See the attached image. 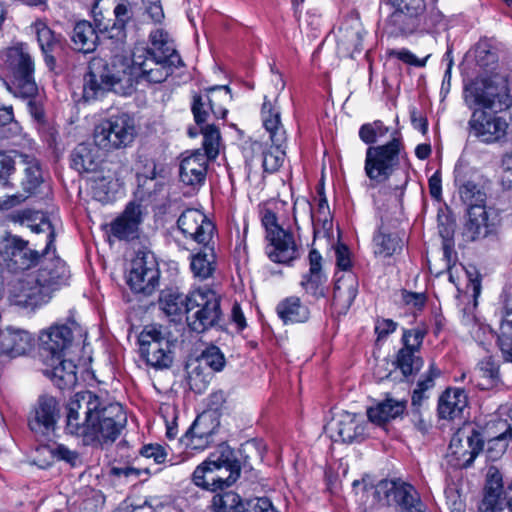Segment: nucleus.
I'll list each match as a JSON object with an SVG mask.
<instances>
[{
  "instance_id": "nucleus-1",
  "label": "nucleus",
  "mask_w": 512,
  "mask_h": 512,
  "mask_svg": "<svg viewBox=\"0 0 512 512\" xmlns=\"http://www.w3.org/2000/svg\"><path fill=\"white\" fill-rule=\"evenodd\" d=\"M126 423L121 404L105 403L93 392L82 391L68 405L65 431L81 439L85 446L104 448L117 440Z\"/></svg>"
},
{
  "instance_id": "nucleus-2",
  "label": "nucleus",
  "mask_w": 512,
  "mask_h": 512,
  "mask_svg": "<svg viewBox=\"0 0 512 512\" xmlns=\"http://www.w3.org/2000/svg\"><path fill=\"white\" fill-rule=\"evenodd\" d=\"M12 220L21 224H27L35 233H47V242L45 249L40 254V267L33 278L39 287L48 292V301L53 291L66 285L70 277V272L66 263L55 256V230L51 222L42 214L34 213L30 210L17 211L12 214Z\"/></svg>"
},
{
  "instance_id": "nucleus-3",
  "label": "nucleus",
  "mask_w": 512,
  "mask_h": 512,
  "mask_svg": "<svg viewBox=\"0 0 512 512\" xmlns=\"http://www.w3.org/2000/svg\"><path fill=\"white\" fill-rule=\"evenodd\" d=\"M134 69L124 56H114L110 63L102 58H93L83 78V98L96 100L106 92L130 95L134 91Z\"/></svg>"
},
{
  "instance_id": "nucleus-4",
  "label": "nucleus",
  "mask_w": 512,
  "mask_h": 512,
  "mask_svg": "<svg viewBox=\"0 0 512 512\" xmlns=\"http://www.w3.org/2000/svg\"><path fill=\"white\" fill-rule=\"evenodd\" d=\"M2 69L6 87L14 96L35 93L34 61L26 45L19 43L7 48L3 54Z\"/></svg>"
},
{
  "instance_id": "nucleus-5",
  "label": "nucleus",
  "mask_w": 512,
  "mask_h": 512,
  "mask_svg": "<svg viewBox=\"0 0 512 512\" xmlns=\"http://www.w3.org/2000/svg\"><path fill=\"white\" fill-rule=\"evenodd\" d=\"M404 153V144L398 132L383 145L369 146L366 150L364 171L369 182L368 188L385 183L398 169Z\"/></svg>"
},
{
  "instance_id": "nucleus-6",
  "label": "nucleus",
  "mask_w": 512,
  "mask_h": 512,
  "mask_svg": "<svg viewBox=\"0 0 512 512\" xmlns=\"http://www.w3.org/2000/svg\"><path fill=\"white\" fill-rule=\"evenodd\" d=\"M464 99L470 108L479 106L497 112L508 109L512 103V94L507 79L493 75L477 77L466 84Z\"/></svg>"
},
{
  "instance_id": "nucleus-7",
  "label": "nucleus",
  "mask_w": 512,
  "mask_h": 512,
  "mask_svg": "<svg viewBox=\"0 0 512 512\" xmlns=\"http://www.w3.org/2000/svg\"><path fill=\"white\" fill-rule=\"evenodd\" d=\"M166 54L160 55L145 47H136L130 60L134 69L135 83L138 77L150 83H162L172 74L174 68L183 65L179 54H173L169 49H166Z\"/></svg>"
},
{
  "instance_id": "nucleus-8",
  "label": "nucleus",
  "mask_w": 512,
  "mask_h": 512,
  "mask_svg": "<svg viewBox=\"0 0 512 512\" xmlns=\"http://www.w3.org/2000/svg\"><path fill=\"white\" fill-rule=\"evenodd\" d=\"M263 126L269 133L272 147L263 151L264 172L274 173L283 165L286 156L287 133L281 122V112L265 96L261 108Z\"/></svg>"
},
{
  "instance_id": "nucleus-9",
  "label": "nucleus",
  "mask_w": 512,
  "mask_h": 512,
  "mask_svg": "<svg viewBox=\"0 0 512 512\" xmlns=\"http://www.w3.org/2000/svg\"><path fill=\"white\" fill-rule=\"evenodd\" d=\"M190 313L186 316L189 328L203 333L222 321L220 297L211 289H198L191 292Z\"/></svg>"
},
{
  "instance_id": "nucleus-10",
  "label": "nucleus",
  "mask_w": 512,
  "mask_h": 512,
  "mask_svg": "<svg viewBox=\"0 0 512 512\" xmlns=\"http://www.w3.org/2000/svg\"><path fill=\"white\" fill-rule=\"evenodd\" d=\"M136 135L134 119L121 113L103 119L94 128L93 139L104 150H114L130 145Z\"/></svg>"
},
{
  "instance_id": "nucleus-11",
  "label": "nucleus",
  "mask_w": 512,
  "mask_h": 512,
  "mask_svg": "<svg viewBox=\"0 0 512 512\" xmlns=\"http://www.w3.org/2000/svg\"><path fill=\"white\" fill-rule=\"evenodd\" d=\"M379 502L395 505L399 512H424L425 505L417 490L401 479H384L374 487Z\"/></svg>"
},
{
  "instance_id": "nucleus-12",
  "label": "nucleus",
  "mask_w": 512,
  "mask_h": 512,
  "mask_svg": "<svg viewBox=\"0 0 512 512\" xmlns=\"http://www.w3.org/2000/svg\"><path fill=\"white\" fill-rule=\"evenodd\" d=\"M60 417L59 400L52 395L42 394L28 415V427L37 441L50 440L55 435Z\"/></svg>"
},
{
  "instance_id": "nucleus-13",
  "label": "nucleus",
  "mask_w": 512,
  "mask_h": 512,
  "mask_svg": "<svg viewBox=\"0 0 512 512\" xmlns=\"http://www.w3.org/2000/svg\"><path fill=\"white\" fill-rule=\"evenodd\" d=\"M232 95L229 86L215 85L204 89V93H195L192 97L191 111L197 125L208 121L210 114L225 119L228 113L226 105Z\"/></svg>"
},
{
  "instance_id": "nucleus-14",
  "label": "nucleus",
  "mask_w": 512,
  "mask_h": 512,
  "mask_svg": "<svg viewBox=\"0 0 512 512\" xmlns=\"http://www.w3.org/2000/svg\"><path fill=\"white\" fill-rule=\"evenodd\" d=\"M142 359L155 369H166L173 362L171 343L156 326H147L138 337Z\"/></svg>"
},
{
  "instance_id": "nucleus-15",
  "label": "nucleus",
  "mask_w": 512,
  "mask_h": 512,
  "mask_svg": "<svg viewBox=\"0 0 512 512\" xmlns=\"http://www.w3.org/2000/svg\"><path fill=\"white\" fill-rule=\"evenodd\" d=\"M40 254L31 249L26 240L18 236L11 237L0 249V268L3 273H22L39 262Z\"/></svg>"
},
{
  "instance_id": "nucleus-16",
  "label": "nucleus",
  "mask_w": 512,
  "mask_h": 512,
  "mask_svg": "<svg viewBox=\"0 0 512 512\" xmlns=\"http://www.w3.org/2000/svg\"><path fill=\"white\" fill-rule=\"evenodd\" d=\"M484 439L479 431L472 428L458 430L450 440L448 461L456 468H467L483 450Z\"/></svg>"
},
{
  "instance_id": "nucleus-17",
  "label": "nucleus",
  "mask_w": 512,
  "mask_h": 512,
  "mask_svg": "<svg viewBox=\"0 0 512 512\" xmlns=\"http://www.w3.org/2000/svg\"><path fill=\"white\" fill-rule=\"evenodd\" d=\"M72 329L66 324H54L39 334L40 354L49 364L66 357L73 345Z\"/></svg>"
},
{
  "instance_id": "nucleus-18",
  "label": "nucleus",
  "mask_w": 512,
  "mask_h": 512,
  "mask_svg": "<svg viewBox=\"0 0 512 512\" xmlns=\"http://www.w3.org/2000/svg\"><path fill=\"white\" fill-rule=\"evenodd\" d=\"M470 133L486 144L503 140L507 135V121L496 114L484 109H475L468 122Z\"/></svg>"
},
{
  "instance_id": "nucleus-19",
  "label": "nucleus",
  "mask_w": 512,
  "mask_h": 512,
  "mask_svg": "<svg viewBox=\"0 0 512 512\" xmlns=\"http://www.w3.org/2000/svg\"><path fill=\"white\" fill-rule=\"evenodd\" d=\"M7 294L11 305L31 311L48 302V292L39 287L33 276L30 275L10 281Z\"/></svg>"
},
{
  "instance_id": "nucleus-20",
  "label": "nucleus",
  "mask_w": 512,
  "mask_h": 512,
  "mask_svg": "<svg viewBox=\"0 0 512 512\" xmlns=\"http://www.w3.org/2000/svg\"><path fill=\"white\" fill-rule=\"evenodd\" d=\"M367 423L356 414L342 412L327 425L326 431L333 441L343 443H359L366 438Z\"/></svg>"
},
{
  "instance_id": "nucleus-21",
  "label": "nucleus",
  "mask_w": 512,
  "mask_h": 512,
  "mask_svg": "<svg viewBox=\"0 0 512 512\" xmlns=\"http://www.w3.org/2000/svg\"><path fill=\"white\" fill-rule=\"evenodd\" d=\"M127 282L136 293H153L159 283V270L152 255L144 254L132 260Z\"/></svg>"
},
{
  "instance_id": "nucleus-22",
  "label": "nucleus",
  "mask_w": 512,
  "mask_h": 512,
  "mask_svg": "<svg viewBox=\"0 0 512 512\" xmlns=\"http://www.w3.org/2000/svg\"><path fill=\"white\" fill-rule=\"evenodd\" d=\"M177 227L181 233L198 244L212 242L215 225L199 209L188 208L184 210L177 220Z\"/></svg>"
},
{
  "instance_id": "nucleus-23",
  "label": "nucleus",
  "mask_w": 512,
  "mask_h": 512,
  "mask_svg": "<svg viewBox=\"0 0 512 512\" xmlns=\"http://www.w3.org/2000/svg\"><path fill=\"white\" fill-rule=\"evenodd\" d=\"M509 504L510 498L503 485V476L497 467L490 466L486 474L484 497L477 512H502Z\"/></svg>"
},
{
  "instance_id": "nucleus-24",
  "label": "nucleus",
  "mask_w": 512,
  "mask_h": 512,
  "mask_svg": "<svg viewBox=\"0 0 512 512\" xmlns=\"http://www.w3.org/2000/svg\"><path fill=\"white\" fill-rule=\"evenodd\" d=\"M97 8L98 6L95 5L93 14L98 30L109 39L123 41L126 37V24L132 19L130 4L128 2L118 3L113 10L114 20L106 19L101 12H97Z\"/></svg>"
},
{
  "instance_id": "nucleus-25",
  "label": "nucleus",
  "mask_w": 512,
  "mask_h": 512,
  "mask_svg": "<svg viewBox=\"0 0 512 512\" xmlns=\"http://www.w3.org/2000/svg\"><path fill=\"white\" fill-rule=\"evenodd\" d=\"M499 225L498 215L485 206L468 209V220L465 224L464 235L470 241L483 239L494 234Z\"/></svg>"
},
{
  "instance_id": "nucleus-26",
  "label": "nucleus",
  "mask_w": 512,
  "mask_h": 512,
  "mask_svg": "<svg viewBox=\"0 0 512 512\" xmlns=\"http://www.w3.org/2000/svg\"><path fill=\"white\" fill-rule=\"evenodd\" d=\"M216 461L219 490L233 485L240 476L241 465L237 453L228 445L221 444L212 453Z\"/></svg>"
},
{
  "instance_id": "nucleus-27",
  "label": "nucleus",
  "mask_w": 512,
  "mask_h": 512,
  "mask_svg": "<svg viewBox=\"0 0 512 512\" xmlns=\"http://www.w3.org/2000/svg\"><path fill=\"white\" fill-rule=\"evenodd\" d=\"M266 240L268 241L266 254L271 261L290 264L300 257V248L291 232L283 230L276 232V234L271 233V236L267 237Z\"/></svg>"
},
{
  "instance_id": "nucleus-28",
  "label": "nucleus",
  "mask_w": 512,
  "mask_h": 512,
  "mask_svg": "<svg viewBox=\"0 0 512 512\" xmlns=\"http://www.w3.org/2000/svg\"><path fill=\"white\" fill-rule=\"evenodd\" d=\"M209 159L200 150L185 156L179 167L180 181L193 188L202 186L206 180Z\"/></svg>"
},
{
  "instance_id": "nucleus-29",
  "label": "nucleus",
  "mask_w": 512,
  "mask_h": 512,
  "mask_svg": "<svg viewBox=\"0 0 512 512\" xmlns=\"http://www.w3.org/2000/svg\"><path fill=\"white\" fill-rule=\"evenodd\" d=\"M309 271L303 275L301 286L315 299L325 297L327 277L322 271V256L316 249L309 252Z\"/></svg>"
},
{
  "instance_id": "nucleus-30",
  "label": "nucleus",
  "mask_w": 512,
  "mask_h": 512,
  "mask_svg": "<svg viewBox=\"0 0 512 512\" xmlns=\"http://www.w3.org/2000/svg\"><path fill=\"white\" fill-rule=\"evenodd\" d=\"M45 368L43 374L48 377L59 389L71 388L77 383V366L66 357H60L49 364L42 359Z\"/></svg>"
},
{
  "instance_id": "nucleus-31",
  "label": "nucleus",
  "mask_w": 512,
  "mask_h": 512,
  "mask_svg": "<svg viewBox=\"0 0 512 512\" xmlns=\"http://www.w3.org/2000/svg\"><path fill=\"white\" fill-rule=\"evenodd\" d=\"M141 222L140 205L129 203L124 212L110 225L111 234L119 240L134 239Z\"/></svg>"
},
{
  "instance_id": "nucleus-32",
  "label": "nucleus",
  "mask_w": 512,
  "mask_h": 512,
  "mask_svg": "<svg viewBox=\"0 0 512 512\" xmlns=\"http://www.w3.org/2000/svg\"><path fill=\"white\" fill-rule=\"evenodd\" d=\"M100 147L96 143H80L70 155L71 167L79 173H95L102 163Z\"/></svg>"
},
{
  "instance_id": "nucleus-33",
  "label": "nucleus",
  "mask_w": 512,
  "mask_h": 512,
  "mask_svg": "<svg viewBox=\"0 0 512 512\" xmlns=\"http://www.w3.org/2000/svg\"><path fill=\"white\" fill-rule=\"evenodd\" d=\"M35 30L39 46L44 54V60L50 70H53L56 64V56L63 49L61 35H56L44 22L37 21Z\"/></svg>"
},
{
  "instance_id": "nucleus-34",
  "label": "nucleus",
  "mask_w": 512,
  "mask_h": 512,
  "mask_svg": "<svg viewBox=\"0 0 512 512\" xmlns=\"http://www.w3.org/2000/svg\"><path fill=\"white\" fill-rule=\"evenodd\" d=\"M358 293V281L352 274L339 277L333 290L332 305L338 314H346Z\"/></svg>"
},
{
  "instance_id": "nucleus-35",
  "label": "nucleus",
  "mask_w": 512,
  "mask_h": 512,
  "mask_svg": "<svg viewBox=\"0 0 512 512\" xmlns=\"http://www.w3.org/2000/svg\"><path fill=\"white\" fill-rule=\"evenodd\" d=\"M191 293L185 295L178 288H166L161 291L158 304L168 317H181L184 313L188 315L191 308Z\"/></svg>"
},
{
  "instance_id": "nucleus-36",
  "label": "nucleus",
  "mask_w": 512,
  "mask_h": 512,
  "mask_svg": "<svg viewBox=\"0 0 512 512\" xmlns=\"http://www.w3.org/2000/svg\"><path fill=\"white\" fill-rule=\"evenodd\" d=\"M467 406V395L463 389L448 388L438 400V415L441 419L459 418Z\"/></svg>"
},
{
  "instance_id": "nucleus-37",
  "label": "nucleus",
  "mask_w": 512,
  "mask_h": 512,
  "mask_svg": "<svg viewBox=\"0 0 512 512\" xmlns=\"http://www.w3.org/2000/svg\"><path fill=\"white\" fill-rule=\"evenodd\" d=\"M32 345L31 335L21 329L7 328L0 334V353L10 357L25 354Z\"/></svg>"
},
{
  "instance_id": "nucleus-38",
  "label": "nucleus",
  "mask_w": 512,
  "mask_h": 512,
  "mask_svg": "<svg viewBox=\"0 0 512 512\" xmlns=\"http://www.w3.org/2000/svg\"><path fill=\"white\" fill-rule=\"evenodd\" d=\"M338 47L348 55L362 49L363 28L357 18L346 20L338 29Z\"/></svg>"
},
{
  "instance_id": "nucleus-39",
  "label": "nucleus",
  "mask_w": 512,
  "mask_h": 512,
  "mask_svg": "<svg viewBox=\"0 0 512 512\" xmlns=\"http://www.w3.org/2000/svg\"><path fill=\"white\" fill-rule=\"evenodd\" d=\"M422 16V13L395 8L388 17L386 26L392 35H409L419 28Z\"/></svg>"
},
{
  "instance_id": "nucleus-40",
  "label": "nucleus",
  "mask_w": 512,
  "mask_h": 512,
  "mask_svg": "<svg viewBox=\"0 0 512 512\" xmlns=\"http://www.w3.org/2000/svg\"><path fill=\"white\" fill-rule=\"evenodd\" d=\"M201 245L202 248L191 255L190 269L195 277L205 280L211 277L216 269V253L213 240Z\"/></svg>"
},
{
  "instance_id": "nucleus-41",
  "label": "nucleus",
  "mask_w": 512,
  "mask_h": 512,
  "mask_svg": "<svg viewBox=\"0 0 512 512\" xmlns=\"http://www.w3.org/2000/svg\"><path fill=\"white\" fill-rule=\"evenodd\" d=\"M94 23H96L94 21ZM99 34H102L96 24H91L88 21H79L75 24L71 40L75 50L83 53L93 52L98 44Z\"/></svg>"
},
{
  "instance_id": "nucleus-42",
  "label": "nucleus",
  "mask_w": 512,
  "mask_h": 512,
  "mask_svg": "<svg viewBox=\"0 0 512 512\" xmlns=\"http://www.w3.org/2000/svg\"><path fill=\"white\" fill-rule=\"evenodd\" d=\"M406 404L407 402L404 400L386 398L376 406L370 407L367 410V416L372 423L383 425L402 415L406 409Z\"/></svg>"
},
{
  "instance_id": "nucleus-43",
  "label": "nucleus",
  "mask_w": 512,
  "mask_h": 512,
  "mask_svg": "<svg viewBox=\"0 0 512 512\" xmlns=\"http://www.w3.org/2000/svg\"><path fill=\"white\" fill-rule=\"evenodd\" d=\"M17 165L24 170V178L22 179V187L28 194L23 197L35 194L37 188L42 184L43 178L38 161L30 155L17 153Z\"/></svg>"
},
{
  "instance_id": "nucleus-44",
  "label": "nucleus",
  "mask_w": 512,
  "mask_h": 512,
  "mask_svg": "<svg viewBox=\"0 0 512 512\" xmlns=\"http://www.w3.org/2000/svg\"><path fill=\"white\" fill-rule=\"evenodd\" d=\"M279 318L285 324L304 323L310 317L309 308L302 304L299 297L291 296L280 301L276 307Z\"/></svg>"
},
{
  "instance_id": "nucleus-45",
  "label": "nucleus",
  "mask_w": 512,
  "mask_h": 512,
  "mask_svg": "<svg viewBox=\"0 0 512 512\" xmlns=\"http://www.w3.org/2000/svg\"><path fill=\"white\" fill-rule=\"evenodd\" d=\"M403 247L402 239L395 233L389 232L381 224L373 237V251L378 257L387 258L401 252Z\"/></svg>"
},
{
  "instance_id": "nucleus-46",
  "label": "nucleus",
  "mask_w": 512,
  "mask_h": 512,
  "mask_svg": "<svg viewBox=\"0 0 512 512\" xmlns=\"http://www.w3.org/2000/svg\"><path fill=\"white\" fill-rule=\"evenodd\" d=\"M193 483L207 491L216 492L219 490L218 476L216 473V461L210 456L196 467L192 474Z\"/></svg>"
},
{
  "instance_id": "nucleus-47",
  "label": "nucleus",
  "mask_w": 512,
  "mask_h": 512,
  "mask_svg": "<svg viewBox=\"0 0 512 512\" xmlns=\"http://www.w3.org/2000/svg\"><path fill=\"white\" fill-rule=\"evenodd\" d=\"M138 171H137V194L143 198L146 195H150L151 191L146 188V184L149 181H153L158 176L157 164L154 159L147 158L140 155L138 157Z\"/></svg>"
},
{
  "instance_id": "nucleus-48",
  "label": "nucleus",
  "mask_w": 512,
  "mask_h": 512,
  "mask_svg": "<svg viewBox=\"0 0 512 512\" xmlns=\"http://www.w3.org/2000/svg\"><path fill=\"white\" fill-rule=\"evenodd\" d=\"M396 367L405 378L416 375L423 367L424 361L419 352L401 348L396 355Z\"/></svg>"
},
{
  "instance_id": "nucleus-49",
  "label": "nucleus",
  "mask_w": 512,
  "mask_h": 512,
  "mask_svg": "<svg viewBox=\"0 0 512 512\" xmlns=\"http://www.w3.org/2000/svg\"><path fill=\"white\" fill-rule=\"evenodd\" d=\"M247 500L232 491L216 494L212 500L213 512H246Z\"/></svg>"
},
{
  "instance_id": "nucleus-50",
  "label": "nucleus",
  "mask_w": 512,
  "mask_h": 512,
  "mask_svg": "<svg viewBox=\"0 0 512 512\" xmlns=\"http://www.w3.org/2000/svg\"><path fill=\"white\" fill-rule=\"evenodd\" d=\"M477 371L482 379L477 384L481 389H490L500 382L499 364L492 356L482 359L477 365Z\"/></svg>"
},
{
  "instance_id": "nucleus-51",
  "label": "nucleus",
  "mask_w": 512,
  "mask_h": 512,
  "mask_svg": "<svg viewBox=\"0 0 512 512\" xmlns=\"http://www.w3.org/2000/svg\"><path fill=\"white\" fill-rule=\"evenodd\" d=\"M441 375V370L434 364H430L429 370L418 381L412 394V406L419 408L423 400L428 398L426 392L435 385V379Z\"/></svg>"
},
{
  "instance_id": "nucleus-52",
  "label": "nucleus",
  "mask_w": 512,
  "mask_h": 512,
  "mask_svg": "<svg viewBox=\"0 0 512 512\" xmlns=\"http://www.w3.org/2000/svg\"><path fill=\"white\" fill-rule=\"evenodd\" d=\"M461 200L472 209L476 206H484L486 194L473 182H466L459 188Z\"/></svg>"
},
{
  "instance_id": "nucleus-53",
  "label": "nucleus",
  "mask_w": 512,
  "mask_h": 512,
  "mask_svg": "<svg viewBox=\"0 0 512 512\" xmlns=\"http://www.w3.org/2000/svg\"><path fill=\"white\" fill-rule=\"evenodd\" d=\"M201 133L203 134V147L205 154L208 158L214 159L219 154V145H220V132L219 129L211 124L206 125L201 129Z\"/></svg>"
},
{
  "instance_id": "nucleus-54",
  "label": "nucleus",
  "mask_w": 512,
  "mask_h": 512,
  "mask_svg": "<svg viewBox=\"0 0 512 512\" xmlns=\"http://www.w3.org/2000/svg\"><path fill=\"white\" fill-rule=\"evenodd\" d=\"M41 451L54 454V459L65 461L72 467H77L82 463L80 454L76 450L69 449L64 444L54 443V447L42 448Z\"/></svg>"
},
{
  "instance_id": "nucleus-55",
  "label": "nucleus",
  "mask_w": 512,
  "mask_h": 512,
  "mask_svg": "<svg viewBox=\"0 0 512 512\" xmlns=\"http://www.w3.org/2000/svg\"><path fill=\"white\" fill-rule=\"evenodd\" d=\"M389 132L381 121L363 124L359 129V137L366 144H373L378 138L384 137Z\"/></svg>"
},
{
  "instance_id": "nucleus-56",
  "label": "nucleus",
  "mask_w": 512,
  "mask_h": 512,
  "mask_svg": "<svg viewBox=\"0 0 512 512\" xmlns=\"http://www.w3.org/2000/svg\"><path fill=\"white\" fill-rule=\"evenodd\" d=\"M113 181L109 177L101 176L93 180V197L102 203H107L113 199Z\"/></svg>"
},
{
  "instance_id": "nucleus-57",
  "label": "nucleus",
  "mask_w": 512,
  "mask_h": 512,
  "mask_svg": "<svg viewBox=\"0 0 512 512\" xmlns=\"http://www.w3.org/2000/svg\"><path fill=\"white\" fill-rule=\"evenodd\" d=\"M149 38L152 46L150 48L145 47L147 50L160 55H167L166 49H169L173 54H178L172 43L169 41L168 34L165 31L156 29L150 33Z\"/></svg>"
},
{
  "instance_id": "nucleus-58",
  "label": "nucleus",
  "mask_w": 512,
  "mask_h": 512,
  "mask_svg": "<svg viewBox=\"0 0 512 512\" xmlns=\"http://www.w3.org/2000/svg\"><path fill=\"white\" fill-rule=\"evenodd\" d=\"M216 428L217 424H214L212 415L203 413L197 416L189 430L190 434H199L200 436L212 439Z\"/></svg>"
},
{
  "instance_id": "nucleus-59",
  "label": "nucleus",
  "mask_w": 512,
  "mask_h": 512,
  "mask_svg": "<svg viewBox=\"0 0 512 512\" xmlns=\"http://www.w3.org/2000/svg\"><path fill=\"white\" fill-rule=\"evenodd\" d=\"M200 361L215 372L221 371L225 366V357L216 346L206 348L200 356Z\"/></svg>"
},
{
  "instance_id": "nucleus-60",
  "label": "nucleus",
  "mask_w": 512,
  "mask_h": 512,
  "mask_svg": "<svg viewBox=\"0 0 512 512\" xmlns=\"http://www.w3.org/2000/svg\"><path fill=\"white\" fill-rule=\"evenodd\" d=\"M508 441L509 438L506 430L498 436L489 439L486 450L488 457L493 460L500 458L508 447Z\"/></svg>"
},
{
  "instance_id": "nucleus-61",
  "label": "nucleus",
  "mask_w": 512,
  "mask_h": 512,
  "mask_svg": "<svg viewBox=\"0 0 512 512\" xmlns=\"http://www.w3.org/2000/svg\"><path fill=\"white\" fill-rule=\"evenodd\" d=\"M446 504L451 512H465L466 504L458 487L455 484H449L444 491Z\"/></svg>"
},
{
  "instance_id": "nucleus-62",
  "label": "nucleus",
  "mask_w": 512,
  "mask_h": 512,
  "mask_svg": "<svg viewBox=\"0 0 512 512\" xmlns=\"http://www.w3.org/2000/svg\"><path fill=\"white\" fill-rule=\"evenodd\" d=\"M23 100L27 101V108L30 115L37 121H44V109H43V101L42 97L39 95L38 86L36 85V91L31 96H17Z\"/></svg>"
},
{
  "instance_id": "nucleus-63",
  "label": "nucleus",
  "mask_w": 512,
  "mask_h": 512,
  "mask_svg": "<svg viewBox=\"0 0 512 512\" xmlns=\"http://www.w3.org/2000/svg\"><path fill=\"white\" fill-rule=\"evenodd\" d=\"M426 331L420 328L416 329H405L402 335L403 347L408 350H413L419 352L423 339L425 337Z\"/></svg>"
},
{
  "instance_id": "nucleus-64",
  "label": "nucleus",
  "mask_w": 512,
  "mask_h": 512,
  "mask_svg": "<svg viewBox=\"0 0 512 512\" xmlns=\"http://www.w3.org/2000/svg\"><path fill=\"white\" fill-rule=\"evenodd\" d=\"M497 345L503 360L512 362V331L499 332L497 335Z\"/></svg>"
}]
</instances>
